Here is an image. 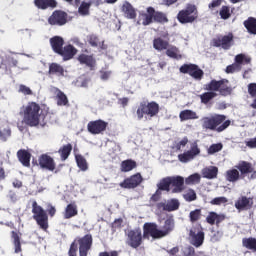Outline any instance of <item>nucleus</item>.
<instances>
[{
  "instance_id": "obj_1",
  "label": "nucleus",
  "mask_w": 256,
  "mask_h": 256,
  "mask_svg": "<svg viewBox=\"0 0 256 256\" xmlns=\"http://www.w3.org/2000/svg\"><path fill=\"white\" fill-rule=\"evenodd\" d=\"M20 115L23 116V123L28 127H37L41 121V106L35 102H29L20 109Z\"/></svg>"
},
{
  "instance_id": "obj_2",
  "label": "nucleus",
  "mask_w": 256,
  "mask_h": 256,
  "mask_svg": "<svg viewBox=\"0 0 256 256\" xmlns=\"http://www.w3.org/2000/svg\"><path fill=\"white\" fill-rule=\"evenodd\" d=\"M225 115H214L211 117H203L200 121L202 123V128L208 129L209 131H217L221 133L231 125V121L226 120Z\"/></svg>"
},
{
  "instance_id": "obj_3",
  "label": "nucleus",
  "mask_w": 256,
  "mask_h": 256,
  "mask_svg": "<svg viewBox=\"0 0 256 256\" xmlns=\"http://www.w3.org/2000/svg\"><path fill=\"white\" fill-rule=\"evenodd\" d=\"M32 213L33 219L36 220L37 225H39L40 229L43 231H47L49 228V217L47 216V212L43 209V207L37 204V201L32 203Z\"/></svg>"
},
{
  "instance_id": "obj_4",
  "label": "nucleus",
  "mask_w": 256,
  "mask_h": 256,
  "mask_svg": "<svg viewBox=\"0 0 256 256\" xmlns=\"http://www.w3.org/2000/svg\"><path fill=\"white\" fill-rule=\"evenodd\" d=\"M158 113L159 104L156 102H149L147 104L145 102H141L136 111L138 121H141L144 115H148V117H155Z\"/></svg>"
},
{
  "instance_id": "obj_5",
  "label": "nucleus",
  "mask_w": 256,
  "mask_h": 256,
  "mask_svg": "<svg viewBox=\"0 0 256 256\" xmlns=\"http://www.w3.org/2000/svg\"><path fill=\"white\" fill-rule=\"evenodd\" d=\"M177 19L180 23H193L197 19V8L195 5H188L178 13Z\"/></svg>"
},
{
  "instance_id": "obj_6",
  "label": "nucleus",
  "mask_w": 256,
  "mask_h": 256,
  "mask_svg": "<svg viewBox=\"0 0 256 256\" xmlns=\"http://www.w3.org/2000/svg\"><path fill=\"white\" fill-rule=\"evenodd\" d=\"M190 243L194 247H201L205 241V232L201 229V226H196L190 230Z\"/></svg>"
},
{
  "instance_id": "obj_7",
  "label": "nucleus",
  "mask_w": 256,
  "mask_h": 256,
  "mask_svg": "<svg viewBox=\"0 0 256 256\" xmlns=\"http://www.w3.org/2000/svg\"><path fill=\"white\" fill-rule=\"evenodd\" d=\"M200 153L201 149H199L197 142H194L192 143L190 150L178 155V160L180 163H189V161H193V159H195L197 155H200Z\"/></svg>"
},
{
  "instance_id": "obj_8",
  "label": "nucleus",
  "mask_w": 256,
  "mask_h": 256,
  "mask_svg": "<svg viewBox=\"0 0 256 256\" xmlns=\"http://www.w3.org/2000/svg\"><path fill=\"white\" fill-rule=\"evenodd\" d=\"M48 23L52 26L63 27L67 24V13L59 10L54 11L48 18Z\"/></svg>"
},
{
  "instance_id": "obj_9",
  "label": "nucleus",
  "mask_w": 256,
  "mask_h": 256,
  "mask_svg": "<svg viewBox=\"0 0 256 256\" xmlns=\"http://www.w3.org/2000/svg\"><path fill=\"white\" fill-rule=\"evenodd\" d=\"M180 73L188 74L193 79H201L203 77V70L195 64H184L180 67Z\"/></svg>"
},
{
  "instance_id": "obj_10",
  "label": "nucleus",
  "mask_w": 256,
  "mask_h": 256,
  "mask_svg": "<svg viewBox=\"0 0 256 256\" xmlns=\"http://www.w3.org/2000/svg\"><path fill=\"white\" fill-rule=\"evenodd\" d=\"M107 125H109V123L101 119L96 121H90L87 124V130L89 133H91V135H99L106 131Z\"/></svg>"
},
{
  "instance_id": "obj_11",
  "label": "nucleus",
  "mask_w": 256,
  "mask_h": 256,
  "mask_svg": "<svg viewBox=\"0 0 256 256\" xmlns=\"http://www.w3.org/2000/svg\"><path fill=\"white\" fill-rule=\"evenodd\" d=\"M142 240L143 236L139 228L128 231L127 245H129L133 249H137V247L141 245Z\"/></svg>"
},
{
  "instance_id": "obj_12",
  "label": "nucleus",
  "mask_w": 256,
  "mask_h": 256,
  "mask_svg": "<svg viewBox=\"0 0 256 256\" xmlns=\"http://www.w3.org/2000/svg\"><path fill=\"white\" fill-rule=\"evenodd\" d=\"M143 182V177L140 173L132 175L130 178H126L123 182L120 183V187L122 189H135V187H139Z\"/></svg>"
},
{
  "instance_id": "obj_13",
  "label": "nucleus",
  "mask_w": 256,
  "mask_h": 256,
  "mask_svg": "<svg viewBox=\"0 0 256 256\" xmlns=\"http://www.w3.org/2000/svg\"><path fill=\"white\" fill-rule=\"evenodd\" d=\"M144 229V237H153L154 239H159L163 237V232L157 228V224L155 223H145L143 226Z\"/></svg>"
},
{
  "instance_id": "obj_14",
  "label": "nucleus",
  "mask_w": 256,
  "mask_h": 256,
  "mask_svg": "<svg viewBox=\"0 0 256 256\" xmlns=\"http://www.w3.org/2000/svg\"><path fill=\"white\" fill-rule=\"evenodd\" d=\"M93 244V237L89 234L85 235L79 240V253L80 256H87L88 251L91 249Z\"/></svg>"
},
{
  "instance_id": "obj_15",
  "label": "nucleus",
  "mask_w": 256,
  "mask_h": 256,
  "mask_svg": "<svg viewBox=\"0 0 256 256\" xmlns=\"http://www.w3.org/2000/svg\"><path fill=\"white\" fill-rule=\"evenodd\" d=\"M179 200L178 199H170L167 200L166 202H160L157 204V209H159L160 211H177V209H179Z\"/></svg>"
},
{
  "instance_id": "obj_16",
  "label": "nucleus",
  "mask_w": 256,
  "mask_h": 256,
  "mask_svg": "<svg viewBox=\"0 0 256 256\" xmlns=\"http://www.w3.org/2000/svg\"><path fill=\"white\" fill-rule=\"evenodd\" d=\"M238 211H249L253 207V198L242 196L235 202Z\"/></svg>"
},
{
  "instance_id": "obj_17",
  "label": "nucleus",
  "mask_w": 256,
  "mask_h": 256,
  "mask_svg": "<svg viewBox=\"0 0 256 256\" xmlns=\"http://www.w3.org/2000/svg\"><path fill=\"white\" fill-rule=\"evenodd\" d=\"M185 185V178L183 176H170V186L173 187L171 193H181Z\"/></svg>"
},
{
  "instance_id": "obj_18",
  "label": "nucleus",
  "mask_w": 256,
  "mask_h": 256,
  "mask_svg": "<svg viewBox=\"0 0 256 256\" xmlns=\"http://www.w3.org/2000/svg\"><path fill=\"white\" fill-rule=\"evenodd\" d=\"M39 165L42 169H47V171H55V160L47 154H42L39 157Z\"/></svg>"
},
{
  "instance_id": "obj_19",
  "label": "nucleus",
  "mask_w": 256,
  "mask_h": 256,
  "mask_svg": "<svg viewBox=\"0 0 256 256\" xmlns=\"http://www.w3.org/2000/svg\"><path fill=\"white\" fill-rule=\"evenodd\" d=\"M58 55H61V57H63L64 61H69V60L73 59V57H75V55H77V49L74 48L73 45L68 44V45L62 47V49L58 52Z\"/></svg>"
},
{
  "instance_id": "obj_20",
  "label": "nucleus",
  "mask_w": 256,
  "mask_h": 256,
  "mask_svg": "<svg viewBox=\"0 0 256 256\" xmlns=\"http://www.w3.org/2000/svg\"><path fill=\"white\" fill-rule=\"evenodd\" d=\"M214 47H222L226 51L233 47V33L224 35L219 42H214Z\"/></svg>"
},
{
  "instance_id": "obj_21",
  "label": "nucleus",
  "mask_w": 256,
  "mask_h": 256,
  "mask_svg": "<svg viewBox=\"0 0 256 256\" xmlns=\"http://www.w3.org/2000/svg\"><path fill=\"white\" fill-rule=\"evenodd\" d=\"M18 161L23 167H30L31 165V153L25 149H20L17 152Z\"/></svg>"
},
{
  "instance_id": "obj_22",
  "label": "nucleus",
  "mask_w": 256,
  "mask_h": 256,
  "mask_svg": "<svg viewBox=\"0 0 256 256\" xmlns=\"http://www.w3.org/2000/svg\"><path fill=\"white\" fill-rule=\"evenodd\" d=\"M64 43H65V40H63V37L61 36H54L50 38V45L54 53L59 54V52L63 49Z\"/></svg>"
},
{
  "instance_id": "obj_23",
  "label": "nucleus",
  "mask_w": 256,
  "mask_h": 256,
  "mask_svg": "<svg viewBox=\"0 0 256 256\" xmlns=\"http://www.w3.org/2000/svg\"><path fill=\"white\" fill-rule=\"evenodd\" d=\"M80 65H86V67L93 68L95 67V58L93 55L80 54L77 58Z\"/></svg>"
},
{
  "instance_id": "obj_24",
  "label": "nucleus",
  "mask_w": 256,
  "mask_h": 256,
  "mask_svg": "<svg viewBox=\"0 0 256 256\" xmlns=\"http://www.w3.org/2000/svg\"><path fill=\"white\" fill-rule=\"evenodd\" d=\"M49 75H56V77H65V68L57 63L49 65Z\"/></svg>"
},
{
  "instance_id": "obj_25",
  "label": "nucleus",
  "mask_w": 256,
  "mask_h": 256,
  "mask_svg": "<svg viewBox=\"0 0 256 256\" xmlns=\"http://www.w3.org/2000/svg\"><path fill=\"white\" fill-rule=\"evenodd\" d=\"M158 190L156 191V195H159L161 191H171V178L170 176L163 178L160 180V182L157 184Z\"/></svg>"
},
{
  "instance_id": "obj_26",
  "label": "nucleus",
  "mask_w": 256,
  "mask_h": 256,
  "mask_svg": "<svg viewBox=\"0 0 256 256\" xmlns=\"http://www.w3.org/2000/svg\"><path fill=\"white\" fill-rule=\"evenodd\" d=\"M122 11L127 19H135V17H137V12H135V8H133L131 3L129 2H124L122 6Z\"/></svg>"
},
{
  "instance_id": "obj_27",
  "label": "nucleus",
  "mask_w": 256,
  "mask_h": 256,
  "mask_svg": "<svg viewBox=\"0 0 256 256\" xmlns=\"http://www.w3.org/2000/svg\"><path fill=\"white\" fill-rule=\"evenodd\" d=\"M179 117L180 121H190L199 119V115H197V112L189 109L181 111Z\"/></svg>"
},
{
  "instance_id": "obj_28",
  "label": "nucleus",
  "mask_w": 256,
  "mask_h": 256,
  "mask_svg": "<svg viewBox=\"0 0 256 256\" xmlns=\"http://www.w3.org/2000/svg\"><path fill=\"white\" fill-rule=\"evenodd\" d=\"M169 47V41L163 40V38L158 37L153 40V48L156 51H165Z\"/></svg>"
},
{
  "instance_id": "obj_29",
  "label": "nucleus",
  "mask_w": 256,
  "mask_h": 256,
  "mask_svg": "<svg viewBox=\"0 0 256 256\" xmlns=\"http://www.w3.org/2000/svg\"><path fill=\"white\" fill-rule=\"evenodd\" d=\"M219 173V169L215 166H210L202 170L204 179H215Z\"/></svg>"
},
{
  "instance_id": "obj_30",
  "label": "nucleus",
  "mask_w": 256,
  "mask_h": 256,
  "mask_svg": "<svg viewBox=\"0 0 256 256\" xmlns=\"http://www.w3.org/2000/svg\"><path fill=\"white\" fill-rule=\"evenodd\" d=\"M77 205L75 204H68L65 208L63 217L64 219H73V217H77Z\"/></svg>"
},
{
  "instance_id": "obj_31",
  "label": "nucleus",
  "mask_w": 256,
  "mask_h": 256,
  "mask_svg": "<svg viewBox=\"0 0 256 256\" xmlns=\"http://www.w3.org/2000/svg\"><path fill=\"white\" fill-rule=\"evenodd\" d=\"M71 151H73V146L71 144H66L62 146L58 153L60 154L62 161H67L69 159V155H71Z\"/></svg>"
},
{
  "instance_id": "obj_32",
  "label": "nucleus",
  "mask_w": 256,
  "mask_h": 256,
  "mask_svg": "<svg viewBox=\"0 0 256 256\" xmlns=\"http://www.w3.org/2000/svg\"><path fill=\"white\" fill-rule=\"evenodd\" d=\"M174 227H175V221L172 218L166 219L163 229L161 230L162 237L169 235V233H171V231H173Z\"/></svg>"
},
{
  "instance_id": "obj_33",
  "label": "nucleus",
  "mask_w": 256,
  "mask_h": 256,
  "mask_svg": "<svg viewBox=\"0 0 256 256\" xmlns=\"http://www.w3.org/2000/svg\"><path fill=\"white\" fill-rule=\"evenodd\" d=\"M242 245L243 247H245V249H249V251H253V253H256V238H243Z\"/></svg>"
},
{
  "instance_id": "obj_34",
  "label": "nucleus",
  "mask_w": 256,
  "mask_h": 256,
  "mask_svg": "<svg viewBox=\"0 0 256 256\" xmlns=\"http://www.w3.org/2000/svg\"><path fill=\"white\" fill-rule=\"evenodd\" d=\"M34 3L38 9H47V7L57 6V2L55 0H35Z\"/></svg>"
},
{
  "instance_id": "obj_35",
  "label": "nucleus",
  "mask_w": 256,
  "mask_h": 256,
  "mask_svg": "<svg viewBox=\"0 0 256 256\" xmlns=\"http://www.w3.org/2000/svg\"><path fill=\"white\" fill-rule=\"evenodd\" d=\"M89 44L91 47H99L100 51L107 50V45H105L104 41H99V37L92 35L90 36Z\"/></svg>"
},
{
  "instance_id": "obj_36",
  "label": "nucleus",
  "mask_w": 256,
  "mask_h": 256,
  "mask_svg": "<svg viewBox=\"0 0 256 256\" xmlns=\"http://www.w3.org/2000/svg\"><path fill=\"white\" fill-rule=\"evenodd\" d=\"M244 27L247 29L248 33L251 35H256V19L253 17L248 18L244 21Z\"/></svg>"
},
{
  "instance_id": "obj_37",
  "label": "nucleus",
  "mask_w": 256,
  "mask_h": 256,
  "mask_svg": "<svg viewBox=\"0 0 256 256\" xmlns=\"http://www.w3.org/2000/svg\"><path fill=\"white\" fill-rule=\"evenodd\" d=\"M225 83H229L228 80H212L207 87L208 91H219V89H221V86L224 85Z\"/></svg>"
},
{
  "instance_id": "obj_38",
  "label": "nucleus",
  "mask_w": 256,
  "mask_h": 256,
  "mask_svg": "<svg viewBox=\"0 0 256 256\" xmlns=\"http://www.w3.org/2000/svg\"><path fill=\"white\" fill-rule=\"evenodd\" d=\"M135 167H137V162H135L133 160H124L121 163V171H123L124 173L133 171V169H135Z\"/></svg>"
},
{
  "instance_id": "obj_39",
  "label": "nucleus",
  "mask_w": 256,
  "mask_h": 256,
  "mask_svg": "<svg viewBox=\"0 0 256 256\" xmlns=\"http://www.w3.org/2000/svg\"><path fill=\"white\" fill-rule=\"evenodd\" d=\"M75 159H76L77 167H79L81 171H87V169H89V166L87 164V160L85 159V157L78 154L75 156Z\"/></svg>"
},
{
  "instance_id": "obj_40",
  "label": "nucleus",
  "mask_w": 256,
  "mask_h": 256,
  "mask_svg": "<svg viewBox=\"0 0 256 256\" xmlns=\"http://www.w3.org/2000/svg\"><path fill=\"white\" fill-rule=\"evenodd\" d=\"M166 55L171 57V59H181V55L179 54V48L175 46H171L166 50Z\"/></svg>"
},
{
  "instance_id": "obj_41",
  "label": "nucleus",
  "mask_w": 256,
  "mask_h": 256,
  "mask_svg": "<svg viewBox=\"0 0 256 256\" xmlns=\"http://www.w3.org/2000/svg\"><path fill=\"white\" fill-rule=\"evenodd\" d=\"M200 181L201 175L199 173H194L185 179L186 185H195V183H200Z\"/></svg>"
},
{
  "instance_id": "obj_42",
  "label": "nucleus",
  "mask_w": 256,
  "mask_h": 256,
  "mask_svg": "<svg viewBox=\"0 0 256 256\" xmlns=\"http://www.w3.org/2000/svg\"><path fill=\"white\" fill-rule=\"evenodd\" d=\"M238 169L242 173V175H245L247 173H251V171H253V168L251 167V163H248V162H245V161L241 162L238 165Z\"/></svg>"
},
{
  "instance_id": "obj_43",
  "label": "nucleus",
  "mask_w": 256,
  "mask_h": 256,
  "mask_svg": "<svg viewBox=\"0 0 256 256\" xmlns=\"http://www.w3.org/2000/svg\"><path fill=\"white\" fill-rule=\"evenodd\" d=\"M226 179L227 181H230L232 183L237 181L239 179V170L237 169L228 170L226 174Z\"/></svg>"
},
{
  "instance_id": "obj_44",
  "label": "nucleus",
  "mask_w": 256,
  "mask_h": 256,
  "mask_svg": "<svg viewBox=\"0 0 256 256\" xmlns=\"http://www.w3.org/2000/svg\"><path fill=\"white\" fill-rule=\"evenodd\" d=\"M56 101L59 107H65V105H69V99L63 92L56 96Z\"/></svg>"
},
{
  "instance_id": "obj_45",
  "label": "nucleus",
  "mask_w": 256,
  "mask_h": 256,
  "mask_svg": "<svg viewBox=\"0 0 256 256\" xmlns=\"http://www.w3.org/2000/svg\"><path fill=\"white\" fill-rule=\"evenodd\" d=\"M216 95L217 94L215 92H206L200 95V99L204 105H207V103H209L211 99L215 98Z\"/></svg>"
},
{
  "instance_id": "obj_46",
  "label": "nucleus",
  "mask_w": 256,
  "mask_h": 256,
  "mask_svg": "<svg viewBox=\"0 0 256 256\" xmlns=\"http://www.w3.org/2000/svg\"><path fill=\"white\" fill-rule=\"evenodd\" d=\"M183 198L185 201H188V203H191V201H195L197 199V193H195V190L189 189L183 195Z\"/></svg>"
},
{
  "instance_id": "obj_47",
  "label": "nucleus",
  "mask_w": 256,
  "mask_h": 256,
  "mask_svg": "<svg viewBox=\"0 0 256 256\" xmlns=\"http://www.w3.org/2000/svg\"><path fill=\"white\" fill-rule=\"evenodd\" d=\"M248 93L251 95V97H256V83H250L248 85ZM251 107L253 109H256V98L254 99V102L251 104Z\"/></svg>"
},
{
  "instance_id": "obj_48",
  "label": "nucleus",
  "mask_w": 256,
  "mask_h": 256,
  "mask_svg": "<svg viewBox=\"0 0 256 256\" xmlns=\"http://www.w3.org/2000/svg\"><path fill=\"white\" fill-rule=\"evenodd\" d=\"M13 243H14V251L15 253H21V240L19 238V235L17 233L13 232Z\"/></svg>"
},
{
  "instance_id": "obj_49",
  "label": "nucleus",
  "mask_w": 256,
  "mask_h": 256,
  "mask_svg": "<svg viewBox=\"0 0 256 256\" xmlns=\"http://www.w3.org/2000/svg\"><path fill=\"white\" fill-rule=\"evenodd\" d=\"M153 15H147V14H144L142 16H140V19L138 21L139 25H150V23L153 22Z\"/></svg>"
},
{
  "instance_id": "obj_50",
  "label": "nucleus",
  "mask_w": 256,
  "mask_h": 256,
  "mask_svg": "<svg viewBox=\"0 0 256 256\" xmlns=\"http://www.w3.org/2000/svg\"><path fill=\"white\" fill-rule=\"evenodd\" d=\"M219 15L221 19H224V20L229 19V17H231V9L229 8V6H222V8L220 9Z\"/></svg>"
},
{
  "instance_id": "obj_51",
  "label": "nucleus",
  "mask_w": 256,
  "mask_h": 256,
  "mask_svg": "<svg viewBox=\"0 0 256 256\" xmlns=\"http://www.w3.org/2000/svg\"><path fill=\"white\" fill-rule=\"evenodd\" d=\"M223 149V144L222 143H217V144H212L208 148V155H215V153H219Z\"/></svg>"
},
{
  "instance_id": "obj_52",
  "label": "nucleus",
  "mask_w": 256,
  "mask_h": 256,
  "mask_svg": "<svg viewBox=\"0 0 256 256\" xmlns=\"http://www.w3.org/2000/svg\"><path fill=\"white\" fill-rule=\"evenodd\" d=\"M206 221L209 223V225H215V221L219 223V214L216 212H209Z\"/></svg>"
},
{
  "instance_id": "obj_53",
  "label": "nucleus",
  "mask_w": 256,
  "mask_h": 256,
  "mask_svg": "<svg viewBox=\"0 0 256 256\" xmlns=\"http://www.w3.org/2000/svg\"><path fill=\"white\" fill-rule=\"evenodd\" d=\"M91 5L89 3L83 2L80 7L78 8L79 15L85 17V15H89V8Z\"/></svg>"
},
{
  "instance_id": "obj_54",
  "label": "nucleus",
  "mask_w": 256,
  "mask_h": 256,
  "mask_svg": "<svg viewBox=\"0 0 256 256\" xmlns=\"http://www.w3.org/2000/svg\"><path fill=\"white\" fill-rule=\"evenodd\" d=\"M187 143H189V139H187V137H185L180 141H176L173 144V149H176V151H181V149H183V147H185V145H187Z\"/></svg>"
},
{
  "instance_id": "obj_55",
  "label": "nucleus",
  "mask_w": 256,
  "mask_h": 256,
  "mask_svg": "<svg viewBox=\"0 0 256 256\" xmlns=\"http://www.w3.org/2000/svg\"><path fill=\"white\" fill-rule=\"evenodd\" d=\"M181 256H195V248L191 246L183 247L181 250Z\"/></svg>"
},
{
  "instance_id": "obj_56",
  "label": "nucleus",
  "mask_w": 256,
  "mask_h": 256,
  "mask_svg": "<svg viewBox=\"0 0 256 256\" xmlns=\"http://www.w3.org/2000/svg\"><path fill=\"white\" fill-rule=\"evenodd\" d=\"M9 137H11V129L9 127L0 130L1 141H7Z\"/></svg>"
},
{
  "instance_id": "obj_57",
  "label": "nucleus",
  "mask_w": 256,
  "mask_h": 256,
  "mask_svg": "<svg viewBox=\"0 0 256 256\" xmlns=\"http://www.w3.org/2000/svg\"><path fill=\"white\" fill-rule=\"evenodd\" d=\"M200 217H201V209H195L190 212V221L192 223H195V221H199Z\"/></svg>"
},
{
  "instance_id": "obj_58",
  "label": "nucleus",
  "mask_w": 256,
  "mask_h": 256,
  "mask_svg": "<svg viewBox=\"0 0 256 256\" xmlns=\"http://www.w3.org/2000/svg\"><path fill=\"white\" fill-rule=\"evenodd\" d=\"M154 21H157L158 23H167V16H165L164 13L155 12Z\"/></svg>"
},
{
  "instance_id": "obj_59",
  "label": "nucleus",
  "mask_w": 256,
  "mask_h": 256,
  "mask_svg": "<svg viewBox=\"0 0 256 256\" xmlns=\"http://www.w3.org/2000/svg\"><path fill=\"white\" fill-rule=\"evenodd\" d=\"M211 205H225L227 198L225 196L216 197L211 200Z\"/></svg>"
},
{
  "instance_id": "obj_60",
  "label": "nucleus",
  "mask_w": 256,
  "mask_h": 256,
  "mask_svg": "<svg viewBox=\"0 0 256 256\" xmlns=\"http://www.w3.org/2000/svg\"><path fill=\"white\" fill-rule=\"evenodd\" d=\"M18 93H22V95H33V91L31 90V88L23 84L19 86Z\"/></svg>"
},
{
  "instance_id": "obj_61",
  "label": "nucleus",
  "mask_w": 256,
  "mask_h": 256,
  "mask_svg": "<svg viewBox=\"0 0 256 256\" xmlns=\"http://www.w3.org/2000/svg\"><path fill=\"white\" fill-rule=\"evenodd\" d=\"M111 71L110 70H100L99 75L100 79L102 81H109V78L111 77Z\"/></svg>"
},
{
  "instance_id": "obj_62",
  "label": "nucleus",
  "mask_w": 256,
  "mask_h": 256,
  "mask_svg": "<svg viewBox=\"0 0 256 256\" xmlns=\"http://www.w3.org/2000/svg\"><path fill=\"white\" fill-rule=\"evenodd\" d=\"M77 87H88L89 86V79L87 78H79L77 80Z\"/></svg>"
},
{
  "instance_id": "obj_63",
  "label": "nucleus",
  "mask_w": 256,
  "mask_h": 256,
  "mask_svg": "<svg viewBox=\"0 0 256 256\" xmlns=\"http://www.w3.org/2000/svg\"><path fill=\"white\" fill-rule=\"evenodd\" d=\"M232 89L231 87L225 85V84H222L221 87H220V94L221 95H230Z\"/></svg>"
},
{
  "instance_id": "obj_64",
  "label": "nucleus",
  "mask_w": 256,
  "mask_h": 256,
  "mask_svg": "<svg viewBox=\"0 0 256 256\" xmlns=\"http://www.w3.org/2000/svg\"><path fill=\"white\" fill-rule=\"evenodd\" d=\"M246 147H249V149H256V137L246 141Z\"/></svg>"
}]
</instances>
